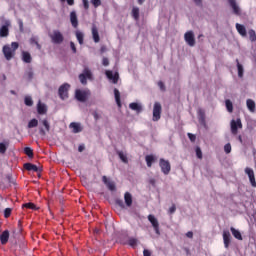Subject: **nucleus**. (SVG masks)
Segmentation results:
<instances>
[{
	"mask_svg": "<svg viewBox=\"0 0 256 256\" xmlns=\"http://www.w3.org/2000/svg\"><path fill=\"white\" fill-rule=\"evenodd\" d=\"M19 49V42H12L11 46L6 44L2 48V53L6 59V61H11L13 57H15L16 51Z\"/></svg>",
	"mask_w": 256,
	"mask_h": 256,
	"instance_id": "obj_1",
	"label": "nucleus"
},
{
	"mask_svg": "<svg viewBox=\"0 0 256 256\" xmlns=\"http://www.w3.org/2000/svg\"><path fill=\"white\" fill-rule=\"evenodd\" d=\"M51 42L54 43V45H61L63 41H65V37L63 36V33L59 30H54L52 34L49 35Z\"/></svg>",
	"mask_w": 256,
	"mask_h": 256,
	"instance_id": "obj_2",
	"label": "nucleus"
},
{
	"mask_svg": "<svg viewBox=\"0 0 256 256\" xmlns=\"http://www.w3.org/2000/svg\"><path fill=\"white\" fill-rule=\"evenodd\" d=\"M69 89H71V85L69 83L62 84L58 89V94L60 99L65 101V99H69Z\"/></svg>",
	"mask_w": 256,
	"mask_h": 256,
	"instance_id": "obj_3",
	"label": "nucleus"
},
{
	"mask_svg": "<svg viewBox=\"0 0 256 256\" xmlns=\"http://www.w3.org/2000/svg\"><path fill=\"white\" fill-rule=\"evenodd\" d=\"M159 167L164 175H169L171 173V163L169 162V160L160 158Z\"/></svg>",
	"mask_w": 256,
	"mask_h": 256,
	"instance_id": "obj_4",
	"label": "nucleus"
},
{
	"mask_svg": "<svg viewBox=\"0 0 256 256\" xmlns=\"http://www.w3.org/2000/svg\"><path fill=\"white\" fill-rule=\"evenodd\" d=\"M161 113H163V106H161L159 102H155L153 106L152 121H159V119H161Z\"/></svg>",
	"mask_w": 256,
	"mask_h": 256,
	"instance_id": "obj_5",
	"label": "nucleus"
},
{
	"mask_svg": "<svg viewBox=\"0 0 256 256\" xmlns=\"http://www.w3.org/2000/svg\"><path fill=\"white\" fill-rule=\"evenodd\" d=\"M87 79H93V73L89 68L85 67L83 73L79 75L80 83H82V85H86Z\"/></svg>",
	"mask_w": 256,
	"mask_h": 256,
	"instance_id": "obj_6",
	"label": "nucleus"
},
{
	"mask_svg": "<svg viewBox=\"0 0 256 256\" xmlns=\"http://www.w3.org/2000/svg\"><path fill=\"white\" fill-rule=\"evenodd\" d=\"M230 128L232 135H237V133H239V129H243V123L241 122V119L238 118L237 120H231Z\"/></svg>",
	"mask_w": 256,
	"mask_h": 256,
	"instance_id": "obj_7",
	"label": "nucleus"
},
{
	"mask_svg": "<svg viewBox=\"0 0 256 256\" xmlns=\"http://www.w3.org/2000/svg\"><path fill=\"white\" fill-rule=\"evenodd\" d=\"M89 95H91V92L89 90L82 91V90L78 89L75 91V97H76L77 101H80V103H85V101H87V97H89Z\"/></svg>",
	"mask_w": 256,
	"mask_h": 256,
	"instance_id": "obj_8",
	"label": "nucleus"
},
{
	"mask_svg": "<svg viewBox=\"0 0 256 256\" xmlns=\"http://www.w3.org/2000/svg\"><path fill=\"white\" fill-rule=\"evenodd\" d=\"M148 221L151 223L156 235H161V231L159 230V220H157L153 214H150L148 215Z\"/></svg>",
	"mask_w": 256,
	"mask_h": 256,
	"instance_id": "obj_9",
	"label": "nucleus"
},
{
	"mask_svg": "<svg viewBox=\"0 0 256 256\" xmlns=\"http://www.w3.org/2000/svg\"><path fill=\"white\" fill-rule=\"evenodd\" d=\"M184 41L189 47H195V34L193 31H188L184 34Z\"/></svg>",
	"mask_w": 256,
	"mask_h": 256,
	"instance_id": "obj_10",
	"label": "nucleus"
},
{
	"mask_svg": "<svg viewBox=\"0 0 256 256\" xmlns=\"http://www.w3.org/2000/svg\"><path fill=\"white\" fill-rule=\"evenodd\" d=\"M105 75L107 79H109V81H112V83H114V85H117V83H119V72H115L113 74V71L106 70Z\"/></svg>",
	"mask_w": 256,
	"mask_h": 256,
	"instance_id": "obj_11",
	"label": "nucleus"
},
{
	"mask_svg": "<svg viewBox=\"0 0 256 256\" xmlns=\"http://www.w3.org/2000/svg\"><path fill=\"white\" fill-rule=\"evenodd\" d=\"M9 27H11V21L6 20L0 27V37H9Z\"/></svg>",
	"mask_w": 256,
	"mask_h": 256,
	"instance_id": "obj_12",
	"label": "nucleus"
},
{
	"mask_svg": "<svg viewBox=\"0 0 256 256\" xmlns=\"http://www.w3.org/2000/svg\"><path fill=\"white\" fill-rule=\"evenodd\" d=\"M228 3L233 10L234 15H241V8L237 4V0H228Z\"/></svg>",
	"mask_w": 256,
	"mask_h": 256,
	"instance_id": "obj_13",
	"label": "nucleus"
},
{
	"mask_svg": "<svg viewBox=\"0 0 256 256\" xmlns=\"http://www.w3.org/2000/svg\"><path fill=\"white\" fill-rule=\"evenodd\" d=\"M102 181H103L104 185H106V187L109 189V191H115V189H116L115 182L109 180V178H107V176H103Z\"/></svg>",
	"mask_w": 256,
	"mask_h": 256,
	"instance_id": "obj_14",
	"label": "nucleus"
},
{
	"mask_svg": "<svg viewBox=\"0 0 256 256\" xmlns=\"http://www.w3.org/2000/svg\"><path fill=\"white\" fill-rule=\"evenodd\" d=\"M70 23L74 29H77L79 27V20L77 19V12L72 11L70 12Z\"/></svg>",
	"mask_w": 256,
	"mask_h": 256,
	"instance_id": "obj_15",
	"label": "nucleus"
},
{
	"mask_svg": "<svg viewBox=\"0 0 256 256\" xmlns=\"http://www.w3.org/2000/svg\"><path fill=\"white\" fill-rule=\"evenodd\" d=\"M197 114H198V121L200 125H203L205 127V125H207V122L205 120V110H203L202 108H199L197 111Z\"/></svg>",
	"mask_w": 256,
	"mask_h": 256,
	"instance_id": "obj_16",
	"label": "nucleus"
},
{
	"mask_svg": "<svg viewBox=\"0 0 256 256\" xmlns=\"http://www.w3.org/2000/svg\"><path fill=\"white\" fill-rule=\"evenodd\" d=\"M223 241H224V247L226 249H229V245L231 244V233L229 231L223 232Z\"/></svg>",
	"mask_w": 256,
	"mask_h": 256,
	"instance_id": "obj_17",
	"label": "nucleus"
},
{
	"mask_svg": "<svg viewBox=\"0 0 256 256\" xmlns=\"http://www.w3.org/2000/svg\"><path fill=\"white\" fill-rule=\"evenodd\" d=\"M37 113L38 115H47V105L39 101L37 104Z\"/></svg>",
	"mask_w": 256,
	"mask_h": 256,
	"instance_id": "obj_18",
	"label": "nucleus"
},
{
	"mask_svg": "<svg viewBox=\"0 0 256 256\" xmlns=\"http://www.w3.org/2000/svg\"><path fill=\"white\" fill-rule=\"evenodd\" d=\"M92 37L94 43H99L101 41V38L99 37V30L96 25L92 26Z\"/></svg>",
	"mask_w": 256,
	"mask_h": 256,
	"instance_id": "obj_19",
	"label": "nucleus"
},
{
	"mask_svg": "<svg viewBox=\"0 0 256 256\" xmlns=\"http://www.w3.org/2000/svg\"><path fill=\"white\" fill-rule=\"evenodd\" d=\"M129 109L136 111V113H141V111H143V106L137 102H132L129 104Z\"/></svg>",
	"mask_w": 256,
	"mask_h": 256,
	"instance_id": "obj_20",
	"label": "nucleus"
},
{
	"mask_svg": "<svg viewBox=\"0 0 256 256\" xmlns=\"http://www.w3.org/2000/svg\"><path fill=\"white\" fill-rule=\"evenodd\" d=\"M236 30L241 37H247V29L242 24L236 23Z\"/></svg>",
	"mask_w": 256,
	"mask_h": 256,
	"instance_id": "obj_21",
	"label": "nucleus"
},
{
	"mask_svg": "<svg viewBox=\"0 0 256 256\" xmlns=\"http://www.w3.org/2000/svg\"><path fill=\"white\" fill-rule=\"evenodd\" d=\"M70 129H72L73 133H81V131H83L81 124L77 122L70 123Z\"/></svg>",
	"mask_w": 256,
	"mask_h": 256,
	"instance_id": "obj_22",
	"label": "nucleus"
},
{
	"mask_svg": "<svg viewBox=\"0 0 256 256\" xmlns=\"http://www.w3.org/2000/svg\"><path fill=\"white\" fill-rule=\"evenodd\" d=\"M22 61L23 63H31V61H33L31 53H29L28 51H22Z\"/></svg>",
	"mask_w": 256,
	"mask_h": 256,
	"instance_id": "obj_23",
	"label": "nucleus"
},
{
	"mask_svg": "<svg viewBox=\"0 0 256 256\" xmlns=\"http://www.w3.org/2000/svg\"><path fill=\"white\" fill-rule=\"evenodd\" d=\"M0 241L2 245H7L9 241V230H5L4 232H2L0 236Z\"/></svg>",
	"mask_w": 256,
	"mask_h": 256,
	"instance_id": "obj_24",
	"label": "nucleus"
},
{
	"mask_svg": "<svg viewBox=\"0 0 256 256\" xmlns=\"http://www.w3.org/2000/svg\"><path fill=\"white\" fill-rule=\"evenodd\" d=\"M124 201H125L127 207H131V205H133V196L131 195V193L125 192Z\"/></svg>",
	"mask_w": 256,
	"mask_h": 256,
	"instance_id": "obj_25",
	"label": "nucleus"
},
{
	"mask_svg": "<svg viewBox=\"0 0 256 256\" xmlns=\"http://www.w3.org/2000/svg\"><path fill=\"white\" fill-rule=\"evenodd\" d=\"M230 231L233 237H235V239H238V241H243V236L241 235V232H239V230L235 229L234 227H231Z\"/></svg>",
	"mask_w": 256,
	"mask_h": 256,
	"instance_id": "obj_26",
	"label": "nucleus"
},
{
	"mask_svg": "<svg viewBox=\"0 0 256 256\" xmlns=\"http://www.w3.org/2000/svg\"><path fill=\"white\" fill-rule=\"evenodd\" d=\"M24 169H26V171H34L35 173L39 171V168L37 167V165L31 164V163H25Z\"/></svg>",
	"mask_w": 256,
	"mask_h": 256,
	"instance_id": "obj_27",
	"label": "nucleus"
},
{
	"mask_svg": "<svg viewBox=\"0 0 256 256\" xmlns=\"http://www.w3.org/2000/svg\"><path fill=\"white\" fill-rule=\"evenodd\" d=\"M145 161H146L147 167H153V164L155 163V156L146 155Z\"/></svg>",
	"mask_w": 256,
	"mask_h": 256,
	"instance_id": "obj_28",
	"label": "nucleus"
},
{
	"mask_svg": "<svg viewBox=\"0 0 256 256\" xmlns=\"http://www.w3.org/2000/svg\"><path fill=\"white\" fill-rule=\"evenodd\" d=\"M114 97L118 107H121V93L117 88L114 89Z\"/></svg>",
	"mask_w": 256,
	"mask_h": 256,
	"instance_id": "obj_29",
	"label": "nucleus"
},
{
	"mask_svg": "<svg viewBox=\"0 0 256 256\" xmlns=\"http://www.w3.org/2000/svg\"><path fill=\"white\" fill-rule=\"evenodd\" d=\"M247 108L250 110L251 113H255V101L248 99L246 101Z\"/></svg>",
	"mask_w": 256,
	"mask_h": 256,
	"instance_id": "obj_30",
	"label": "nucleus"
},
{
	"mask_svg": "<svg viewBox=\"0 0 256 256\" xmlns=\"http://www.w3.org/2000/svg\"><path fill=\"white\" fill-rule=\"evenodd\" d=\"M76 38L77 41L80 45H83L84 43V39H85V35L83 34V32L81 31H76Z\"/></svg>",
	"mask_w": 256,
	"mask_h": 256,
	"instance_id": "obj_31",
	"label": "nucleus"
},
{
	"mask_svg": "<svg viewBox=\"0 0 256 256\" xmlns=\"http://www.w3.org/2000/svg\"><path fill=\"white\" fill-rule=\"evenodd\" d=\"M25 209H31L32 211H37V205H35L33 202H28L22 205Z\"/></svg>",
	"mask_w": 256,
	"mask_h": 256,
	"instance_id": "obj_32",
	"label": "nucleus"
},
{
	"mask_svg": "<svg viewBox=\"0 0 256 256\" xmlns=\"http://www.w3.org/2000/svg\"><path fill=\"white\" fill-rule=\"evenodd\" d=\"M236 63H237V69H238V77L242 78L244 73L243 65L239 63V59H236Z\"/></svg>",
	"mask_w": 256,
	"mask_h": 256,
	"instance_id": "obj_33",
	"label": "nucleus"
},
{
	"mask_svg": "<svg viewBox=\"0 0 256 256\" xmlns=\"http://www.w3.org/2000/svg\"><path fill=\"white\" fill-rule=\"evenodd\" d=\"M30 45H36V49H38V51H41V44H39V41L36 37L30 38Z\"/></svg>",
	"mask_w": 256,
	"mask_h": 256,
	"instance_id": "obj_34",
	"label": "nucleus"
},
{
	"mask_svg": "<svg viewBox=\"0 0 256 256\" xmlns=\"http://www.w3.org/2000/svg\"><path fill=\"white\" fill-rule=\"evenodd\" d=\"M131 14L133 19H135L136 21H139V7H133Z\"/></svg>",
	"mask_w": 256,
	"mask_h": 256,
	"instance_id": "obj_35",
	"label": "nucleus"
},
{
	"mask_svg": "<svg viewBox=\"0 0 256 256\" xmlns=\"http://www.w3.org/2000/svg\"><path fill=\"white\" fill-rule=\"evenodd\" d=\"M37 125H39V120L33 118L28 122V129H33L34 127H37Z\"/></svg>",
	"mask_w": 256,
	"mask_h": 256,
	"instance_id": "obj_36",
	"label": "nucleus"
},
{
	"mask_svg": "<svg viewBox=\"0 0 256 256\" xmlns=\"http://www.w3.org/2000/svg\"><path fill=\"white\" fill-rule=\"evenodd\" d=\"M117 155L119 156V159H121L123 163H129V160L127 159V155H125L123 151H118Z\"/></svg>",
	"mask_w": 256,
	"mask_h": 256,
	"instance_id": "obj_37",
	"label": "nucleus"
},
{
	"mask_svg": "<svg viewBox=\"0 0 256 256\" xmlns=\"http://www.w3.org/2000/svg\"><path fill=\"white\" fill-rule=\"evenodd\" d=\"M225 105H226V109H227L228 113H233V102H231V100L227 99L225 101Z\"/></svg>",
	"mask_w": 256,
	"mask_h": 256,
	"instance_id": "obj_38",
	"label": "nucleus"
},
{
	"mask_svg": "<svg viewBox=\"0 0 256 256\" xmlns=\"http://www.w3.org/2000/svg\"><path fill=\"white\" fill-rule=\"evenodd\" d=\"M9 143H0V153L1 155H5V153H7V147H8Z\"/></svg>",
	"mask_w": 256,
	"mask_h": 256,
	"instance_id": "obj_39",
	"label": "nucleus"
},
{
	"mask_svg": "<svg viewBox=\"0 0 256 256\" xmlns=\"http://www.w3.org/2000/svg\"><path fill=\"white\" fill-rule=\"evenodd\" d=\"M248 35H249V39H250V41H251L252 43L256 41V33H255V30L250 29V30L248 31Z\"/></svg>",
	"mask_w": 256,
	"mask_h": 256,
	"instance_id": "obj_40",
	"label": "nucleus"
},
{
	"mask_svg": "<svg viewBox=\"0 0 256 256\" xmlns=\"http://www.w3.org/2000/svg\"><path fill=\"white\" fill-rule=\"evenodd\" d=\"M24 153L29 157L30 159H33V149L31 147H25L24 148Z\"/></svg>",
	"mask_w": 256,
	"mask_h": 256,
	"instance_id": "obj_41",
	"label": "nucleus"
},
{
	"mask_svg": "<svg viewBox=\"0 0 256 256\" xmlns=\"http://www.w3.org/2000/svg\"><path fill=\"white\" fill-rule=\"evenodd\" d=\"M24 103L27 107H33V98H31V96H26Z\"/></svg>",
	"mask_w": 256,
	"mask_h": 256,
	"instance_id": "obj_42",
	"label": "nucleus"
},
{
	"mask_svg": "<svg viewBox=\"0 0 256 256\" xmlns=\"http://www.w3.org/2000/svg\"><path fill=\"white\" fill-rule=\"evenodd\" d=\"M40 123H42V125L45 127V129L48 133H49V131H51V125L49 124V120L44 119V120L40 121Z\"/></svg>",
	"mask_w": 256,
	"mask_h": 256,
	"instance_id": "obj_43",
	"label": "nucleus"
},
{
	"mask_svg": "<svg viewBox=\"0 0 256 256\" xmlns=\"http://www.w3.org/2000/svg\"><path fill=\"white\" fill-rule=\"evenodd\" d=\"M137 243H139V240H137L136 238H129L128 240V245H130V247H137Z\"/></svg>",
	"mask_w": 256,
	"mask_h": 256,
	"instance_id": "obj_44",
	"label": "nucleus"
},
{
	"mask_svg": "<svg viewBox=\"0 0 256 256\" xmlns=\"http://www.w3.org/2000/svg\"><path fill=\"white\" fill-rule=\"evenodd\" d=\"M244 172L248 176L249 179H250V177H253L255 175V171H253V169L249 168V167H246Z\"/></svg>",
	"mask_w": 256,
	"mask_h": 256,
	"instance_id": "obj_45",
	"label": "nucleus"
},
{
	"mask_svg": "<svg viewBox=\"0 0 256 256\" xmlns=\"http://www.w3.org/2000/svg\"><path fill=\"white\" fill-rule=\"evenodd\" d=\"M13 212V209L11 208H6L4 210V217L5 219H9L11 217V213Z\"/></svg>",
	"mask_w": 256,
	"mask_h": 256,
	"instance_id": "obj_46",
	"label": "nucleus"
},
{
	"mask_svg": "<svg viewBox=\"0 0 256 256\" xmlns=\"http://www.w3.org/2000/svg\"><path fill=\"white\" fill-rule=\"evenodd\" d=\"M196 157L198 159H203V152L201 151V147L199 146L196 147Z\"/></svg>",
	"mask_w": 256,
	"mask_h": 256,
	"instance_id": "obj_47",
	"label": "nucleus"
},
{
	"mask_svg": "<svg viewBox=\"0 0 256 256\" xmlns=\"http://www.w3.org/2000/svg\"><path fill=\"white\" fill-rule=\"evenodd\" d=\"M91 4L97 9V7H101V0H91Z\"/></svg>",
	"mask_w": 256,
	"mask_h": 256,
	"instance_id": "obj_48",
	"label": "nucleus"
},
{
	"mask_svg": "<svg viewBox=\"0 0 256 256\" xmlns=\"http://www.w3.org/2000/svg\"><path fill=\"white\" fill-rule=\"evenodd\" d=\"M115 203L116 205H118V207H121V209H125V203L123 202V200L116 199Z\"/></svg>",
	"mask_w": 256,
	"mask_h": 256,
	"instance_id": "obj_49",
	"label": "nucleus"
},
{
	"mask_svg": "<svg viewBox=\"0 0 256 256\" xmlns=\"http://www.w3.org/2000/svg\"><path fill=\"white\" fill-rule=\"evenodd\" d=\"M224 151H225V153H227V154L231 153V143L225 144V146H224Z\"/></svg>",
	"mask_w": 256,
	"mask_h": 256,
	"instance_id": "obj_50",
	"label": "nucleus"
},
{
	"mask_svg": "<svg viewBox=\"0 0 256 256\" xmlns=\"http://www.w3.org/2000/svg\"><path fill=\"white\" fill-rule=\"evenodd\" d=\"M176 211H177V206H175V204H172V206L168 210V213H170V215H173V213H175Z\"/></svg>",
	"mask_w": 256,
	"mask_h": 256,
	"instance_id": "obj_51",
	"label": "nucleus"
},
{
	"mask_svg": "<svg viewBox=\"0 0 256 256\" xmlns=\"http://www.w3.org/2000/svg\"><path fill=\"white\" fill-rule=\"evenodd\" d=\"M188 138L190 139V141L192 143H195V141L197 140V136H195V134H191V133H188Z\"/></svg>",
	"mask_w": 256,
	"mask_h": 256,
	"instance_id": "obj_52",
	"label": "nucleus"
},
{
	"mask_svg": "<svg viewBox=\"0 0 256 256\" xmlns=\"http://www.w3.org/2000/svg\"><path fill=\"white\" fill-rule=\"evenodd\" d=\"M249 181H250V185L255 188L256 187L255 175L250 177Z\"/></svg>",
	"mask_w": 256,
	"mask_h": 256,
	"instance_id": "obj_53",
	"label": "nucleus"
},
{
	"mask_svg": "<svg viewBox=\"0 0 256 256\" xmlns=\"http://www.w3.org/2000/svg\"><path fill=\"white\" fill-rule=\"evenodd\" d=\"M102 65H103L104 67H109V58L104 57V58L102 59Z\"/></svg>",
	"mask_w": 256,
	"mask_h": 256,
	"instance_id": "obj_54",
	"label": "nucleus"
},
{
	"mask_svg": "<svg viewBox=\"0 0 256 256\" xmlns=\"http://www.w3.org/2000/svg\"><path fill=\"white\" fill-rule=\"evenodd\" d=\"M70 48L73 53H77V47L75 46V42H70Z\"/></svg>",
	"mask_w": 256,
	"mask_h": 256,
	"instance_id": "obj_55",
	"label": "nucleus"
},
{
	"mask_svg": "<svg viewBox=\"0 0 256 256\" xmlns=\"http://www.w3.org/2000/svg\"><path fill=\"white\" fill-rule=\"evenodd\" d=\"M158 87L161 89V91H165V83H163V81L158 82Z\"/></svg>",
	"mask_w": 256,
	"mask_h": 256,
	"instance_id": "obj_56",
	"label": "nucleus"
},
{
	"mask_svg": "<svg viewBox=\"0 0 256 256\" xmlns=\"http://www.w3.org/2000/svg\"><path fill=\"white\" fill-rule=\"evenodd\" d=\"M7 179H8V183H10V184H12V185H15V180L13 179V176L8 175V176H7Z\"/></svg>",
	"mask_w": 256,
	"mask_h": 256,
	"instance_id": "obj_57",
	"label": "nucleus"
},
{
	"mask_svg": "<svg viewBox=\"0 0 256 256\" xmlns=\"http://www.w3.org/2000/svg\"><path fill=\"white\" fill-rule=\"evenodd\" d=\"M82 3H83V6H84V9H89V0H82Z\"/></svg>",
	"mask_w": 256,
	"mask_h": 256,
	"instance_id": "obj_58",
	"label": "nucleus"
},
{
	"mask_svg": "<svg viewBox=\"0 0 256 256\" xmlns=\"http://www.w3.org/2000/svg\"><path fill=\"white\" fill-rule=\"evenodd\" d=\"M195 5H197L198 7H203V0H193Z\"/></svg>",
	"mask_w": 256,
	"mask_h": 256,
	"instance_id": "obj_59",
	"label": "nucleus"
},
{
	"mask_svg": "<svg viewBox=\"0 0 256 256\" xmlns=\"http://www.w3.org/2000/svg\"><path fill=\"white\" fill-rule=\"evenodd\" d=\"M143 256H151V251L144 249L143 250Z\"/></svg>",
	"mask_w": 256,
	"mask_h": 256,
	"instance_id": "obj_60",
	"label": "nucleus"
},
{
	"mask_svg": "<svg viewBox=\"0 0 256 256\" xmlns=\"http://www.w3.org/2000/svg\"><path fill=\"white\" fill-rule=\"evenodd\" d=\"M39 133L40 135H43V136L47 135V133L45 132V129H43L42 127L39 128Z\"/></svg>",
	"mask_w": 256,
	"mask_h": 256,
	"instance_id": "obj_61",
	"label": "nucleus"
},
{
	"mask_svg": "<svg viewBox=\"0 0 256 256\" xmlns=\"http://www.w3.org/2000/svg\"><path fill=\"white\" fill-rule=\"evenodd\" d=\"M27 76H28L29 81H31V79H33V71H29L27 73Z\"/></svg>",
	"mask_w": 256,
	"mask_h": 256,
	"instance_id": "obj_62",
	"label": "nucleus"
},
{
	"mask_svg": "<svg viewBox=\"0 0 256 256\" xmlns=\"http://www.w3.org/2000/svg\"><path fill=\"white\" fill-rule=\"evenodd\" d=\"M186 237H188V239H193V232L191 231L187 232Z\"/></svg>",
	"mask_w": 256,
	"mask_h": 256,
	"instance_id": "obj_63",
	"label": "nucleus"
},
{
	"mask_svg": "<svg viewBox=\"0 0 256 256\" xmlns=\"http://www.w3.org/2000/svg\"><path fill=\"white\" fill-rule=\"evenodd\" d=\"M78 151H79V153H83V151H85V146L84 145H80L78 147Z\"/></svg>",
	"mask_w": 256,
	"mask_h": 256,
	"instance_id": "obj_64",
	"label": "nucleus"
}]
</instances>
